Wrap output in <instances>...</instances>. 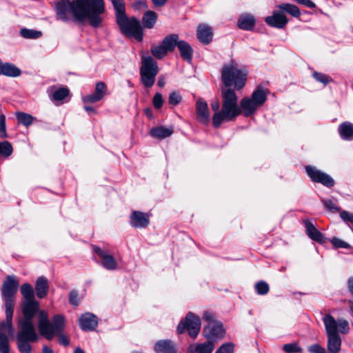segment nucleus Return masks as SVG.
<instances>
[{
  "instance_id": "f257e3e1",
  "label": "nucleus",
  "mask_w": 353,
  "mask_h": 353,
  "mask_svg": "<svg viewBox=\"0 0 353 353\" xmlns=\"http://www.w3.org/2000/svg\"><path fill=\"white\" fill-rule=\"evenodd\" d=\"M105 11L103 0H61L56 3L57 18L68 22L72 18L79 21L87 19L91 26H100V17Z\"/></svg>"
},
{
  "instance_id": "f03ea898",
  "label": "nucleus",
  "mask_w": 353,
  "mask_h": 353,
  "mask_svg": "<svg viewBox=\"0 0 353 353\" xmlns=\"http://www.w3.org/2000/svg\"><path fill=\"white\" fill-rule=\"evenodd\" d=\"M21 292L24 301L22 303V312L28 310L29 312H38V330L40 334L47 340H52L55 334L62 332L65 326V320L62 315L54 316L50 322L48 313L39 310V302L34 299V290L31 285L24 283L21 287Z\"/></svg>"
},
{
  "instance_id": "7ed1b4c3",
  "label": "nucleus",
  "mask_w": 353,
  "mask_h": 353,
  "mask_svg": "<svg viewBox=\"0 0 353 353\" xmlns=\"http://www.w3.org/2000/svg\"><path fill=\"white\" fill-rule=\"evenodd\" d=\"M323 322L327 336V347L329 353H339L341 347V339L339 332L347 334L349 332L348 322L343 319H339L336 321L330 314L323 317Z\"/></svg>"
},
{
  "instance_id": "20e7f679",
  "label": "nucleus",
  "mask_w": 353,
  "mask_h": 353,
  "mask_svg": "<svg viewBox=\"0 0 353 353\" xmlns=\"http://www.w3.org/2000/svg\"><path fill=\"white\" fill-rule=\"evenodd\" d=\"M221 95L222 108L219 112H214L212 117V124L216 128L224 121H232L241 115L234 90H223Z\"/></svg>"
},
{
  "instance_id": "39448f33",
  "label": "nucleus",
  "mask_w": 353,
  "mask_h": 353,
  "mask_svg": "<svg viewBox=\"0 0 353 353\" xmlns=\"http://www.w3.org/2000/svg\"><path fill=\"white\" fill-rule=\"evenodd\" d=\"M267 99V93L264 90H256L250 97H244L240 101L241 114L245 117L252 116L259 108L262 106Z\"/></svg>"
},
{
  "instance_id": "423d86ee",
  "label": "nucleus",
  "mask_w": 353,
  "mask_h": 353,
  "mask_svg": "<svg viewBox=\"0 0 353 353\" xmlns=\"http://www.w3.org/2000/svg\"><path fill=\"white\" fill-rule=\"evenodd\" d=\"M247 73L234 64L224 65L222 70V81L226 87L234 85L235 88H243L246 81Z\"/></svg>"
},
{
  "instance_id": "0eeeda50",
  "label": "nucleus",
  "mask_w": 353,
  "mask_h": 353,
  "mask_svg": "<svg viewBox=\"0 0 353 353\" xmlns=\"http://www.w3.org/2000/svg\"><path fill=\"white\" fill-rule=\"evenodd\" d=\"M116 21L123 34L128 37H134L139 41L143 40V28L137 18H128L125 14L116 18Z\"/></svg>"
},
{
  "instance_id": "6e6552de",
  "label": "nucleus",
  "mask_w": 353,
  "mask_h": 353,
  "mask_svg": "<svg viewBox=\"0 0 353 353\" xmlns=\"http://www.w3.org/2000/svg\"><path fill=\"white\" fill-rule=\"evenodd\" d=\"M23 313V317L19 321L20 330L17 334V340L35 342L39 336L34 327L33 319L38 312H29L28 310Z\"/></svg>"
},
{
  "instance_id": "1a4fd4ad",
  "label": "nucleus",
  "mask_w": 353,
  "mask_h": 353,
  "mask_svg": "<svg viewBox=\"0 0 353 353\" xmlns=\"http://www.w3.org/2000/svg\"><path fill=\"white\" fill-rule=\"evenodd\" d=\"M203 320L208 322V325L204 327V336L208 340H216L222 339L225 334V330L221 322L215 320V316L213 313L206 311L204 313Z\"/></svg>"
},
{
  "instance_id": "9d476101",
  "label": "nucleus",
  "mask_w": 353,
  "mask_h": 353,
  "mask_svg": "<svg viewBox=\"0 0 353 353\" xmlns=\"http://www.w3.org/2000/svg\"><path fill=\"white\" fill-rule=\"evenodd\" d=\"M140 72L143 85L147 88L152 87L158 73L157 62L150 56L143 57Z\"/></svg>"
},
{
  "instance_id": "9b49d317",
  "label": "nucleus",
  "mask_w": 353,
  "mask_h": 353,
  "mask_svg": "<svg viewBox=\"0 0 353 353\" xmlns=\"http://www.w3.org/2000/svg\"><path fill=\"white\" fill-rule=\"evenodd\" d=\"M201 325L200 318L190 312L187 314L185 319L179 323L177 332L179 334H182L187 330L191 337L196 338L200 332Z\"/></svg>"
},
{
  "instance_id": "f8f14e48",
  "label": "nucleus",
  "mask_w": 353,
  "mask_h": 353,
  "mask_svg": "<svg viewBox=\"0 0 353 353\" xmlns=\"http://www.w3.org/2000/svg\"><path fill=\"white\" fill-rule=\"evenodd\" d=\"M305 170L312 181L321 183L327 188H332L334 185V180L329 174L318 170L316 167L307 165Z\"/></svg>"
},
{
  "instance_id": "ddd939ff",
  "label": "nucleus",
  "mask_w": 353,
  "mask_h": 353,
  "mask_svg": "<svg viewBox=\"0 0 353 353\" xmlns=\"http://www.w3.org/2000/svg\"><path fill=\"white\" fill-rule=\"evenodd\" d=\"M265 22L271 27L283 29L288 23V19L281 10H274L271 16L265 17Z\"/></svg>"
},
{
  "instance_id": "4468645a",
  "label": "nucleus",
  "mask_w": 353,
  "mask_h": 353,
  "mask_svg": "<svg viewBox=\"0 0 353 353\" xmlns=\"http://www.w3.org/2000/svg\"><path fill=\"white\" fill-rule=\"evenodd\" d=\"M94 251L101 259L102 266L108 270H114L117 268V263L113 256L110 254L107 250L100 248L94 247Z\"/></svg>"
},
{
  "instance_id": "2eb2a0df",
  "label": "nucleus",
  "mask_w": 353,
  "mask_h": 353,
  "mask_svg": "<svg viewBox=\"0 0 353 353\" xmlns=\"http://www.w3.org/2000/svg\"><path fill=\"white\" fill-rule=\"evenodd\" d=\"M130 223L134 228H144L149 225L150 218L146 213L134 211L130 215Z\"/></svg>"
},
{
  "instance_id": "dca6fc26",
  "label": "nucleus",
  "mask_w": 353,
  "mask_h": 353,
  "mask_svg": "<svg viewBox=\"0 0 353 353\" xmlns=\"http://www.w3.org/2000/svg\"><path fill=\"white\" fill-rule=\"evenodd\" d=\"M19 288V282L14 276H8L2 287L3 297L14 298Z\"/></svg>"
},
{
  "instance_id": "f3484780",
  "label": "nucleus",
  "mask_w": 353,
  "mask_h": 353,
  "mask_svg": "<svg viewBox=\"0 0 353 353\" xmlns=\"http://www.w3.org/2000/svg\"><path fill=\"white\" fill-rule=\"evenodd\" d=\"M196 118L203 124H208L210 120V112L208 103L203 99H199L196 103Z\"/></svg>"
},
{
  "instance_id": "a211bd4d",
  "label": "nucleus",
  "mask_w": 353,
  "mask_h": 353,
  "mask_svg": "<svg viewBox=\"0 0 353 353\" xmlns=\"http://www.w3.org/2000/svg\"><path fill=\"white\" fill-rule=\"evenodd\" d=\"M79 326L83 331H91L97 326L98 321L95 315L91 313H85L79 318Z\"/></svg>"
},
{
  "instance_id": "6ab92c4d",
  "label": "nucleus",
  "mask_w": 353,
  "mask_h": 353,
  "mask_svg": "<svg viewBox=\"0 0 353 353\" xmlns=\"http://www.w3.org/2000/svg\"><path fill=\"white\" fill-rule=\"evenodd\" d=\"M197 39L203 44H208L212 39V32L211 28L205 24L198 26L196 31Z\"/></svg>"
},
{
  "instance_id": "aec40b11",
  "label": "nucleus",
  "mask_w": 353,
  "mask_h": 353,
  "mask_svg": "<svg viewBox=\"0 0 353 353\" xmlns=\"http://www.w3.org/2000/svg\"><path fill=\"white\" fill-rule=\"evenodd\" d=\"M214 349V342L208 339L205 343L190 345L188 351L192 353H212Z\"/></svg>"
},
{
  "instance_id": "412c9836",
  "label": "nucleus",
  "mask_w": 353,
  "mask_h": 353,
  "mask_svg": "<svg viewBox=\"0 0 353 353\" xmlns=\"http://www.w3.org/2000/svg\"><path fill=\"white\" fill-rule=\"evenodd\" d=\"M338 132L343 140H353V123L348 121L341 123L338 128Z\"/></svg>"
},
{
  "instance_id": "4be33fe9",
  "label": "nucleus",
  "mask_w": 353,
  "mask_h": 353,
  "mask_svg": "<svg viewBox=\"0 0 353 353\" xmlns=\"http://www.w3.org/2000/svg\"><path fill=\"white\" fill-rule=\"evenodd\" d=\"M154 350L157 353H176L174 345L170 340L157 341L154 345Z\"/></svg>"
},
{
  "instance_id": "5701e85b",
  "label": "nucleus",
  "mask_w": 353,
  "mask_h": 353,
  "mask_svg": "<svg viewBox=\"0 0 353 353\" xmlns=\"http://www.w3.org/2000/svg\"><path fill=\"white\" fill-rule=\"evenodd\" d=\"M304 224L306 228V234L307 236L316 242H323V236L322 233L319 231L314 224L309 220H305Z\"/></svg>"
},
{
  "instance_id": "b1692460",
  "label": "nucleus",
  "mask_w": 353,
  "mask_h": 353,
  "mask_svg": "<svg viewBox=\"0 0 353 353\" xmlns=\"http://www.w3.org/2000/svg\"><path fill=\"white\" fill-rule=\"evenodd\" d=\"M256 20L254 16L248 14L240 16L237 24L240 29L244 30H252L255 25Z\"/></svg>"
},
{
  "instance_id": "393cba45",
  "label": "nucleus",
  "mask_w": 353,
  "mask_h": 353,
  "mask_svg": "<svg viewBox=\"0 0 353 353\" xmlns=\"http://www.w3.org/2000/svg\"><path fill=\"white\" fill-rule=\"evenodd\" d=\"M35 290L39 299L46 297L49 290L48 281L44 276H39L36 282Z\"/></svg>"
},
{
  "instance_id": "a878e982",
  "label": "nucleus",
  "mask_w": 353,
  "mask_h": 353,
  "mask_svg": "<svg viewBox=\"0 0 353 353\" xmlns=\"http://www.w3.org/2000/svg\"><path fill=\"white\" fill-rule=\"evenodd\" d=\"M177 47L181 57L188 62L191 61L193 55V50L190 45L186 41L181 40L178 43Z\"/></svg>"
},
{
  "instance_id": "bb28decb",
  "label": "nucleus",
  "mask_w": 353,
  "mask_h": 353,
  "mask_svg": "<svg viewBox=\"0 0 353 353\" xmlns=\"http://www.w3.org/2000/svg\"><path fill=\"white\" fill-rule=\"evenodd\" d=\"M150 133L154 138L163 139L172 135L173 129L165 126H159L152 128Z\"/></svg>"
},
{
  "instance_id": "cd10ccee",
  "label": "nucleus",
  "mask_w": 353,
  "mask_h": 353,
  "mask_svg": "<svg viewBox=\"0 0 353 353\" xmlns=\"http://www.w3.org/2000/svg\"><path fill=\"white\" fill-rule=\"evenodd\" d=\"M157 14L152 10L146 11L142 18L143 26L145 28L151 29L152 28L157 21Z\"/></svg>"
},
{
  "instance_id": "c85d7f7f",
  "label": "nucleus",
  "mask_w": 353,
  "mask_h": 353,
  "mask_svg": "<svg viewBox=\"0 0 353 353\" xmlns=\"http://www.w3.org/2000/svg\"><path fill=\"white\" fill-rule=\"evenodd\" d=\"M179 35L176 34H172L165 37L161 43L168 52L174 50L175 47L178 46V43H179Z\"/></svg>"
},
{
  "instance_id": "c756f323",
  "label": "nucleus",
  "mask_w": 353,
  "mask_h": 353,
  "mask_svg": "<svg viewBox=\"0 0 353 353\" xmlns=\"http://www.w3.org/2000/svg\"><path fill=\"white\" fill-rule=\"evenodd\" d=\"M2 72L1 74H4L9 77H17L21 74V70L16 67L14 64L9 63H2Z\"/></svg>"
},
{
  "instance_id": "7c9ffc66",
  "label": "nucleus",
  "mask_w": 353,
  "mask_h": 353,
  "mask_svg": "<svg viewBox=\"0 0 353 353\" xmlns=\"http://www.w3.org/2000/svg\"><path fill=\"white\" fill-rule=\"evenodd\" d=\"M105 94V90H95V92L91 94L83 96L82 101L84 104L93 103L100 101Z\"/></svg>"
},
{
  "instance_id": "2f4dec72",
  "label": "nucleus",
  "mask_w": 353,
  "mask_h": 353,
  "mask_svg": "<svg viewBox=\"0 0 353 353\" xmlns=\"http://www.w3.org/2000/svg\"><path fill=\"white\" fill-rule=\"evenodd\" d=\"M277 8L282 12H287L294 17H299L301 15L299 8L295 5L290 3H281L277 6Z\"/></svg>"
},
{
  "instance_id": "473e14b6",
  "label": "nucleus",
  "mask_w": 353,
  "mask_h": 353,
  "mask_svg": "<svg viewBox=\"0 0 353 353\" xmlns=\"http://www.w3.org/2000/svg\"><path fill=\"white\" fill-rule=\"evenodd\" d=\"M20 34L25 39H36L41 37L42 32L32 29L22 28Z\"/></svg>"
},
{
  "instance_id": "72a5a7b5",
  "label": "nucleus",
  "mask_w": 353,
  "mask_h": 353,
  "mask_svg": "<svg viewBox=\"0 0 353 353\" xmlns=\"http://www.w3.org/2000/svg\"><path fill=\"white\" fill-rule=\"evenodd\" d=\"M16 117L18 121L21 123L25 126L31 125L34 119L32 115L23 112H16Z\"/></svg>"
},
{
  "instance_id": "f704fd0d",
  "label": "nucleus",
  "mask_w": 353,
  "mask_h": 353,
  "mask_svg": "<svg viewBox=\"0 0 353 353\" xmlns=\"http://www.w3.org/2000/svg\"><path fill=\"white\" fill-rule=\"evenodd\" d=\"M151 53L157 59H161L163 58L168 53V51L161 43V45H153L151 47Z\"/></svg>"
},
{
  "instance_id": "c9c22d12",
  "label": "nucleus",
  "mask_w": 353,
  "mask_h": 353,
  "mask_svg": "<svg viewBox=\"0 0 353 353\" xmlns=\"http://www.w3.org/2000/svg\"><path fill=\"white\" fill-rule=\"evenodd\" d=\"M6 302V316H7V319L8 321H10V319H12L13 312H14V298H8V297H3Z\"/></svg>"
},
{
  "instance_id": "e433bc0d",
  "label": "nucleus",
  "mask_w": 353,
  "mask_h": 353,
  "mask_svg": "<svg viewBox=\"0 0 353 353\" xmlns=\"http://www.w3.org/2000/svg\"><path fill=\"white\" fill-rule=\"evenodd\" d=\"M12 146L8 141L0 142V154L4 157H8L12 154Z\"/></svg>"
},
{
  "instance_id": "4c0bfd02",
  "label": "nucleus",
  "mask_w": 353,
  "mask_h": 353,
  "mask_svg": "<svg viewBox=\"0 0 353 353\" xmlns=\"http://www.w3.org/2000/svg\"><path fill=\"white\" fill-rule=\"evenodd\" d=\"M111 2L116 11V18L125 14V3L123 0H111Z\"/></svg>"
},
{
  "instance_id": "58836bf2",
  "label": "nucleus",
  "mask_w": 353,
  "mask_h": 353,
  "mask_svg": "<svg viewBox=\"0 0 353 353\" xmlns=\"http://www.w3.org/2000/svg\"><path fill=\"white\" fill-rule=\"evenodd\" d=\"M69 95V90H56L53 93L52 99L57 103H62Z\"/></svg>"
},
{
  "instance_id": "ea45409f",
  "label": "nucleus",
  "mask_w": 353,
  "mask_h": 353,
  "mask_svg": "<svg viewBox=\"0 0 353 353\" xmlns=\"http://www.w3.org/2000/svg\"><path fill=\"white\" fill-rule=\"evenodd\" d=\"M30 341L17 340V347L21 353H32Z\"/></svg>"
},
{
  "instance_id": "a19ab883",
  "label": "nucleus",
  "mask_w": 353,
  "mask_h": 353,
  "mask_svg": "<svg viewBox=\"0 0 353 353\" xmlns=\"http://www.w3.org/2000/svg\"><path fill=\"white\" fill-rule=\"evenodd\" d=\"M255 290L260 295H265L270 290L269 285L265 281H259L255 284Z\"/></svg>"
},
{
  "instance_id": "79ce46f5",
  "label": "nucleus",
  "mask_w": 353,
  "mask_h": 353,
  "mask_svg": "<svg viewBox=\"0 0 353 353\" xmlns=\"http://www.w3.org/2000/svg\"><path fill=\"white\" fill-rule=\"evenodd\" d=\"M283 350L287 353H300L302 348L297 343H287L283 346Z\"/></svg>"
},
{
  "instance_id": "37998d69",
  "label": "nucleus",
  "mask_w": 353,
  "mask_h": 353,
  "mask_svg": "<svg viewBox=\"0 0 353 353\" xmlns=\"http://www.w3.org/2000/svg\"><path fill=\"white\" fill-rule=\"evenodd\" d=\"M324 207L329 211L332 212H340L341 209L336 205V204L330 199H322Z\"/></svg>"
},
{
  "instance_id": "c03bdc74",
  "label": "nucleus",
  "mask_w": 353,
  "mask_h": 353,
  "mask_svg": "<svg viewBox=\"0 0 353 353\" xmlns=\"http://www.w3.org/2000/svg\"><path fill=\"white\" fill-rule=\"evenodd\" d=\"M0 352L1 353H9L10 352L8 338L3 333H0Z\"/></svg>"
},
{
  "instance_id": "a18cd8bd",
  "label": "nucleus",
  "mask_w": 353,
  "mask_h": 353,
  "mask_svg": "<svg viewBox=\"0 0 353 353\" xmlns=\"http://www.w3.org/2000/svg\"><path fill=\"white\" fill-rule=\"evenodd\" d=\"M0 330L6 331L8 334L13 335L14 328L12 326V319L8 321L7 316H6V321L2 323H0Z\"/></svg>"
},
{
  "instance_id": "49530a36",
  "label": "nucleus",
  "mask_w": 353,
  "mask_h": 353,
  "mask_svg": "<svg viewBox=\"0 0 353 353\" xmlns=\"http://www.w3.org/2000/svg\"><path fill=\"white\" fill-rule=\"evenodd\" d=\"M234 345L232 343L223 344L215 353H234Z\"/></svg>"
},
{
  "instance_id": "de8ad7c7",
  "label": "nucleus",
  "mask_w": 353,
  "mask_h": 353,
  "mask_svg": "<svg viewBox=\"0 0 353 353\" xmlns=\"http://www.w3.org/2000/svg\"><path fill=\"white\" fill-rule=\"evenodd\" d=\"M313 77L316 81L321 82L323 85H326L328 82L332 81V79L329 76L320 72H314Z\"/></svg>"
},
{
  "instance_id": "09e8293b",
  "label": "nucleus",
  "mask_w": 353,
  "mask_h": 353,
  "mask_svg": "<svg viewBox=\"0 0 353 353\" xmlns=\"http://www.w3.org/2000/svg\"><path fill=\"white\" fill-rule=\"evenodd\" d=\"M331 243L336 248H342L348 249L350 248V245L347 242L336 237H333L331 240Z\"/></svg>"
},
{
  "instance_id": "8fccbe9b",
  "label": "nucleus",
  "mask_w": 353,
  "mask_h": 353,
  "mask_svg": "<svg viewBox=\"0 0 353 353\" xmlns=\"http://www.w3.org/2000/svg\"><path fill=\"white\" fill-rule=\"evenodd\" d=\"M69 303L74 305L77 306L80 303V298L79 297V294L77 291L72 290L68 295Z\"/></svg>"
},
{
  "instance_id": "3c124183",
  "label": "nucleus",
  "mask_w": 353,
  "mask_h": 353,
  "mask_svg": "<svg viewBox=\"0 0 353 353\" xmlns=\"http://www.w3.org/2000/svg\"><path fill=\"white\" fill-rule=\"evenodd\" d=\"M6 116L3 114L0 115V138H6Z\"/></svg>"
},
{
  "instance_id": "603ef678",
  "label": "nucleus",
  "mask_w": 353,
  "mask_h": 353,
  "mask_svg": "<svg viewBox=\"0 0 353 353\" xmlns=\"http://www.w3.org/2000/svg\"><path fill=\"white\" fill-rule=\"evenodd\" d=\"M181 101V97L177 92H172L169 96V103L176 105Z\"/></svg>"
},
{
  "instance_id": "864d4df0",
  "label": "nucleus",
  "mask_w": 353,
  "mask_h": 353,
  "mask_svg": "<svg viewBox=\"0 0 353 353\" xmlns=\"http://www.w3.org/2000/svg\"><path fill=\"white\" fill-rule=\"evenodd\" d=\"M310 353H326L325 350L319 344H314L308 347Z\"/></svg>"
},
{
  "instance_id": "5fc2aeb1",
  "label": "nucleus",
  "mask_w": 353,
  "mask_h": 353,
  "mask_svg": "<svg viewBox=\"0 0 353 353\" xmlns=\"http://www.w3.org/2000/svg\"><path fill=\"white\" fill-rule=\"evenodd\" d=\"M340 216L345 222L353 223V214L347 211L343 210L340 212Z\"/></svg>"
},
{
  "instance_id": "6e6d98bb",
  "label": "nucleus",
  "mask_w": 353,
  "mask_h": 353,
  "mask_svg": "<svg viewBox=\"0 0 353 353\" xmlns=\"http://www.w3.org/2000/svg\"><path fill=\"white\" fill-rule=\"evenodd\" d=\"M153 105L155 108L159 109L163 105V99L160 93H157L153 98Z\"/></svg>"
},
{
  "instance_id": "4d7b16f0",
  "label": "nucleus",
  "mask_w": 353,
  "mask_h": 353,
  "mask_svg": "<svg viewBox=\"0 0 353 353\" xmlns=\"http://www.w3.org/2000/svg\"><path fill=\"white\" fill-rule=\"evenodd\" d=\"M296 3L303 5L307 8H315V3L311 0H294Z\"/></svg>"
},
{
  "instance_id": "13d9d810",
  "label": "nucleus",
  "mask_w": 353,
  "mask_h": 353,
  "mask_svg": "<svg viewBox=\"0 0 353 353\" xmlns=\"http://www.w3.org/2000/svg\"><path fill=\"white\" fill-rule=\"evenodd\" d=\"M59 343H61V345H63L64 346H67V345H69V340H68V339L67 338L66 336H65L63 334H60L59 335Z\"/></svg>"
},
{
  "instance_id": "bf43d9fd",
  "label": "nucleus",
  "mask_w": 353,
  "mask_h": 353,
  "mask_svg": "<svg viewBox=\"0 0 353 353\" xmlns=\"http://www.w3.org/2000/svg\"><path fill=\"white\" fill-rule=\"evenodd\" d=\"M168 0H152V2L154 7L161 8L165 5Z\"/></svg>"
},
{
  "instance_id": "052dcab7",
  "label": "nucleus",
  "mask_w": 353,
  "mask_h": 353,
  "mask_svg": "<svg viewBox=\"0 0 353 353\" xmlns=\"http://www.w3.org/2000/svg\"><path fill=\"white\" fill-rule=\"evenodd\" d=\"M87 104L88 103L84 104V110L88 112V114L90 116L97 114L96 110Z\"/></svg>"
},
{
  "instance_id": "680f3d73",
  "label": "nucleus",
  "mask_w": 353,
  "mask_h": 353,
  "mask_svg": "<svg viewBox=\"0 0 353 353\" xmlns=\"http://www.w3.org/2000/svg\"><path fill=\"white\" fill-rule=\"evenodd\" d=\"M210 105H211L212 110L214 111V112H219L220 111L219 110V106H220L219 101L214 100V101H212L210 103Z\"/></svg>"
},
{
  "instance_id": "e2e57ef3",
  "label": "nucleus",
  "mask_w": 353,
  "mask_h": 353,
  "mask_svg": "<svg viewBox=\"0 0 353 353\" xmlns=\"http://www.w3.org/2000/svg\"><path fill=\"white\" fill-rule=\"evenodd\" d=\"M157 85L159 87H161V88L165 86V81L164 78H163V77L159 78L157 81Z\"/></svg>"
},
{
  "instance_id": "0e129e2a",
  "label": "nucleus",
  "mask_w": 353,
  "mask_h": 353,
  "mask_svg": "<svg viewBox=\"0 0 353 353\" xmlns=\"http://www.w3.org/2000/svg\"><path fill=\"white\" fill-rule=\"evenodd\" d=\"M348 288L351 293L353 294V277L348 280Z\"/></svg>"
},
{
  "instance_id": "69168bd1",
  "label": "nucleus",
  "mask_w": 353,
  "mask_h": 353,
  "mask_svg": "<svg viewBox=\"0 0 353 353\" xmlns=\"http://www.w3.org/2000/svg\"><path fill=\"white\" fill-rule=\"evenodd\" d=\"M42 353H54L53 350L46 345H44L42 349Z\"/></svg>"
},
{
  "instance_id": "338daca9",
  "label": "nucleus",
  "mask_w": 353,
  "mask_h": 353,
  "mask_svg": "<svg viewBox=\"0 0 353 353\" xmlns=\"http://www.w3.org/2000/svg\"><path fill=\"white\" fill-rule=\"evenodd\" d=\"M105 85L103 82L99 81L97 83L95 88H105Z\"/></svg>"
},
{
  "instance_id": "774afa93",
  "label": "nucleus",
  "mask_w": 353,
  "mask_h": 353,
  "mask_svg": "<svg viewBox=\"0 0 353 353\" xmlns=\"http://www.w3.org/2000/svg\"><path fill=\"white\" fill-rule=\"evenodd\" d=\"M145 112L148 117H149L150 119H152L153 117L152 111L150 109H146Z\"/></svg>"
}]
</instances>
